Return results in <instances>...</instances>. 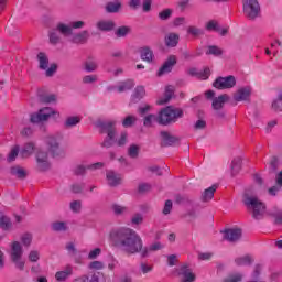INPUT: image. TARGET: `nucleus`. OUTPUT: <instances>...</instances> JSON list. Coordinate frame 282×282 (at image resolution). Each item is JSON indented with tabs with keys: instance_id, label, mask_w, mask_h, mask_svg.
<instances>
[{
	"instance_id": "nucleus-1",
	"label": "nucleus",
	"mask_w": 282,
	"mask_h": 282,
	"mask_svg": "<svg viewBox=\"0 0 282 282\" xmlns=\"http://www.w3.org/2000/svg\"><path fill=\"white\" fill-rule=\"evenodd\" d=\"M109 238L112 248L121 250L126 254H138L141 252L143 259L149 257V252H158V250L164 248L162 242H154L149 248H144L142 237L135 230L126 227L112 229Z\"/></svg>"
},
{
	"instance_id": "nucleus-2",
	"label": "nucleus",
	"mask_w": 282,
	"mask_h": 282,
	"mask_svg": "<svg viewBox=\"0 0 282 282\" xmlns=\"http://www.w3.org/2000/svg\"><path fill=\"white\" fill-rule=\"evenodd\" d=\"M180 118H184V110L182 108L167 106L160 110L156 116V122L161 127H171V124H175Z\"/></svg>"
},
{
	"instance_id": "nucleus-3",
	"label": "nucleus",
	"mask_w": 282,
	"mask_h": 282,
	"mask_svg": "<svg viewBox=\"0 0 282 282\" xmlns=\"http://www.w3.org/2000/svg\"><path fill=\"white\" fill-rule=\"evenodd\" d=\"M243 204L247 210L251 212L253 219H263L264 215L268 213L265 212V203L261 202L257 196L245 194Z\"/></svg>"
},
{
	"instance_id": "nucleus-4",
	"label": "nucleus",
	"mask_w": 282,
	"mask_h": 282,
	"mask_svg": "<svg viewBox=\"0 0 282 282\" xmlns=\"http://www.w3.org/2000/svg\"><path fill=\"white\" fill-rule=\"evenodd\" d=\"M243 14L249 21H254L261 14V6L259 0H243L242 2Z\"/></svg>"
},
{
	"instance_id": "nucleus-5",
	"label": "nucleus",
	"mask_w": 282,
	"mask_h": 282,
	"mask_svg": "<svg viewBox=\"0 0 282 282\" xmlns=\"http://www.w3.org/2000/svg\"><path fill=\"white\" fill-rule=\"evenodd\" d=\"M37 61H39V69H42L43 72H45L46 78H52L55 72H57L58 65L51 64L50 66V58L47 57V54H45L44 52H40L37 54Z\"/></svg>"
},
{
	"instance_id": "nucleus-6",
	"label": "nucleus",
	"mask_w": 282,
	"mask_h": 282,
	"mask_svg": "<svg viewBox=\"0 0 282 282\" xmlns=\"http://www.w3.org/2000/svg\"><path fill=\"white\" fill-rule=\"evenodd\" d=\"M56 112L51 107H44L40 109L37 112H34L30 116V122L32 124H39L40 122H47L52 116Z\"/></svg>"
},
{
	"instance_id": "nucleus-7",
	"label": "nucleus",
	"mask_w": 282,
	"mask_h": 282,
	"mask_svg": "<svg viewBox=\"0 0 282 282\" xmlns=\"http://www.w3.org/2000/svg\"><path fill=\"white\" fill-rule=\"evenodd\" d=\"M83 28H85V21H74L70 22V25L58 23L56 25V31L63 36H72V34H74V30H83Z\"/></svg>"
},
{
	"instance_id": "nucleus-8",
	"label": "nucleus",
	"mask_w": 282,
	"mask_h": 282,
	"mask_svg": "<svg viewBox=\"0 0 282 282\" xmlns=\"http://www.w3.org/2000/svg\"><path fill=\"white\" fill-rule=\"evenodd\" d=\"M230 100V96L227 94L219 95L218 97H214L212 102V108L216 111L217 118H225L226 112L221 111L224 109V105Z\"/></svg>"
},
{
	"instance_id": "nucleus-9",
	"label": "nucleus",
	"mask_w": 282,
	"mask_h": 282,
	"mask_svg": "<svg viewBox=\"0 0 282 282\" xmlns=\"http://www.w3.org/2000/svg\"><path fill=\"white\" fill-rule=\"evenodd\" d=\"M235 85H237V78H235V76L229 75L226 77H217L214 83H213V87H215V89H232V87H235Z\"/></svg>"
},
{
	"instance_id": "nucleus-10",
	"label": "nucleus",
	"mask_w": 282,
	"mask_h": 282,
	"mask_svg": "<svg viewBox=\"0 0 282 282\" xmlns=\"http://www.w3.org/2000/svg\"><path fill=\"white\" fill-rule=\"evenodd\" d=\"M224 239L229 241V243H237V241L241 240L243 231L240 228H228L224 231Z\"/></svg>"
},
{
	"instance_id": "nucleus-11",
	"label": "nucleus",
	"mask_w": 282,
	"mask_h": 282,
	"mask_svg": "<svg viewBox=\"0 0 282 282\" xmlns=\"http://www.w3.org/2000/svg\"><path fill=\"white\" fill-rule=\"evenodd\" d=\"M177 65V57L175 55H170L167 59L163 63L158 72V76H164V74H171L173 67Z\"/></svg>"
},
{
	"instance_id": "nucleus-12",
	"label": "nucleus",
	"mask_w": 282,
	"mask_h": 282,
	"mask_svg": "<svg viewBox=\"0 0 282 282\" xmlns=\"http://www.w3.org/2000/svg\"><path fill=\"white\" fill-rule=\"evenodd\" d=\"M161 147H175V144H180V138L171 134L169 131H161Z\"/></svg>"
},
{
	"instance_id": "nucleus-13",
	"label": "nucleus",
	"mask_w": 282,
	"mask_h": 282,
	"mask_svg": "<svg viewBox=\"0 0 282 282\" xmlns=\"http://www.w3.org/2000/svg\"><path fill=\"white\" fill-rule=\"evenodd\" d=\"M178 276H183L181 282H194L196 276L191 269V264L184 263L178 269Z\"/></svg>"
},
{
	"instance_id": "nucleus-14",
	"label": "nucleus",
	"mask_w": 282,
	"mask_h": 282,
	"mask_svg": "<svg viewBox=\"0 0 282 282\" xmlns=\"http://www.w3.org/2000/svg\"><path fill=\"white\" fill-rule=\"evenodd\" d=\"M252 96V88L250 86L241 87L234 94L236 102H243L250 100Z\"/></svg>"
},
{
	"instance_id": "nucleus-15",
	"label": "nucleus",
	"mask_w": 282,
	"mask_h": 282,
	"mask_svg": "<svg viewBox=\"0 0 282 282\" xmlns=\"http://www.w3.org/2000/svg\"><path fill=\"white\" fill-rule=\"evenodd\" d=\"M267 217L273 219L274 226H282V208L276 206L272 207L267 210Z\"/></svg>"
},
{
	"instance_id": "nucleus-16",
	"label": "nucleus",
	"mask_w": 282,
	"mask_h": 282,
	"mask_svg": "<svg viewBox=\"0 0 282 282\" xmlns=\"http://www.w3.org/2000/svg\"><path fill=\"white\" fill-rule=\"evenodd\" d=\"M97 127L107 135H116V121H98Z\"/></svg>"
},
{
	"instance_id": "nucleus-17",
	"label": "nucleus",
	"mask_w": 282,
	"mask_h": 282,
	"mask_svg": "<svg viewBox=\"0 0 282 282\" xmlns=\"http://www.w3.org/2000/svg\"><path fill=\"white\" fill-rule=\"evenodd\" d=\"M46 144L53 158L61 155V144L58 143L55 137H47Z\"/></svg>"
},
{
	"instance_id": "nucleus-18",
	"label": "nucleus",
	"mask_w": 282,
	"mask_h": 282,
	"mask_svg": "<svg viewBox=\"0 0 282 282\" xmlns=\"http://www.w3.org/2000/svg\"><path fill=\"white\" fill-rule=\"evenodd\" d=\"M97 30L99 32H113L116 30V21L113 20H99L96 23Z\"/></svg>"
},
{
	"instance_id": "nucleus-19",
	"label": "nucleus",
	"mask_w": 282,
	"mask_h": 282,
	"mask_svg": "<svg viewBox=\"0 0 282 282\" xmlns=\"http://www.w3.org/2000/svg\"><path fill=\"white\" fill-rule=\"evenodd\" d=\"M72 274H74V267H72V264H67L64 270L55 273V280L58 282H65L69 276H72Z\"/></svg>"
},
{
	"instance_id": "nucleus-20",
	"label": "nucleus",
	"mask_w": 282,
	"mask_h": 282,
	"mask_svg": "<svg viewBox=\"0 0 282 282\" xmlns=\"http://www.w3.org/2000/svg\"><path fill=\"white\" fill-rule=\"evenodd\" d=\"M36 162L41 171H47L50 169V161H47V152L39 151L36 154Z\"/></svg>"
},
{
	"instance_id": "nucleus-21",
	"label": "nucleus",
	"mask_w": 282,
	"mask_h": 282,
	"mask_svg": "<svg viewBox=\"0 0 282 282\" xmlns=\"http://www.w3.org/2000/svg\"><path fill=\"white\" fill-rule=\"evenodd\" d=\"M66 250L72 259H74L75 263H82L83 258H80V252L76 249V245L74 242H68L66 245Z\"/></svg>"
},
{
	"instance_id": "nucleus-22",
	"label": "nucleus",
	"mask_w": 282,
	"mask_h": 282,
	"mask_svg": "<svg viewBox=\"0 0 282 282\" xmlns=\"http://www.w3.org/2000/svg\"><path fill=\"white\" fill-rule=\"evenodd\" d=\"M164 43L166 47H177L180 45V34L177 33H167L164 37Z\"/></svg>"
},
{
	"instance_id": "nucleus-23",
	"label": "nucleus",
	"mask_w": 282,
	"mask_h": 282,
	"mask_svg": "<svg viewBox=\"0 0 282 282\" xmlns=\"http://www.w3.org/2000/svg\"><path fill=\"white\" fill-rule=\"evenodd\" d=\"M109 186H119L122 182V176L113 171H108L106 174Z\"/></svg>"
},
{
	"instance_id": "nucleus-24",
	"label": "nucleus",
	"mask_w": 282,
	"mask_h": 282,
	"mask_svg": "<svg viewBox=\"0 0 282 282\" xmlns=\"http://www.w3.org/2000/svg\"><path fill=\"white\" fill-rule=\"evenodd\" d=\"M89 41V31L84 30L73 36L72 42L76 45H85Z\"/></svg>"
},
{
	"instance_id": "nucleus-25",
	"label": "nucleus",
	"mask_w": 282,
	"mask_h": 282,
	"mask_svg": "<svg viewBox=\"0 0 282 282\" xmlns=\"http://www.w3.org/2000/svg\"><path fill=\"white\" fill-rule=\"evenodd\" d=\"M35 149H36V145L34 144V142H28L20 150V156L23 159L30 158L31 155H33Z\"/></svg>"
},
{
	"instance_id": "nucleus-26",
	"label": "nucleus",
	"mask_w": 282,
	"mask_h": 282,
	"mask_svg": "<svg viewBox=\"0 0 282 282\" xmlns=\"http://www.w3.org/2000/svg\"><path fill=\"white\" fill-rule=\"evenodd\" d=\"M133 87H135V82H133V79H127L119 83V85L117 86V91H119V94H122L124 91H130V89H133Z\"/></svg>"
},
{
	"instance_id": "nucleus-27",
	"label": "nucleus",
	"mask_w": 282,
	"mask_h": 282,
	"mask_svg": "<svg viewBox=\"0 0 282 282\" xmlns=\"http://www.w3.org/2000/svg\"><path fill=\"white\" fill-rule=\"evenodd\" d=\"M122 8V2L119 0H116L113 2H108L106 4V12L109 14H117V12H120V9Z\"/></svg>"
},
{
	"instance_id": "nucleus-28",
	"label": "nucleus",
	"mask_w": 282,
	"mask_h": 282,
	"mask_svg": "<svg viewBox=\"0 0 282 282\" xmlns=\"http://www.w3.org/2000/svg\"><path fill=\"white\" fill-rule=\"evenodd\" d=\"M21 257H23V248L21 247V242L14 241L11 249V259H21Z\"/></svg>"
},
{
	"instance_id": "nucleus-29",
	"label": "nucleus",
	"mask_w": 282,
	"mask_h": 282,
	"mask_svg": "<svg viewBox=\"0 0 282 282\" xmlns=\"http://www.w3.org/2000/svg\"><path fill=\"white\" fill-rule=\"evenodd\" d=\"M217 191V185H212L205 189L202 194V202H210L215 197V192Z\"/></svg>"
},
{
	"instance_id": "nucleus-30",
	"label": "nucleus",
	"mask_w": 282,
	"mask_h": 282,
	"mask_svg": "<svg viewBox=\"0 0 282 282\" xmlns=\"http://www.w3.org/2000/svg\"><path fill=\"white\" fill-rule=\"evenodd\" d=\"M141 61H145L147 63H153V51L145 46L140 50Z\"/></svg>"
},
{
	"instance_id": "nucleus-31",
	"label": "nucleus",
	"mask_w": 282,
	"mask_h": 282,
	"mask_svg": "<svg viewBox=\"0 0 282 282\" xmlns=\"http://www.w3.org/2000/svg\"><path fill=\"white\" fill-rule=\"evenodd\" d=\"M144 96H147V90H144V87L137 86L132 95V102H140Z\"/></svg>"
},
{
	"instance_id": "nucleus-32",
	"label": "nucleus",
	"mask_w": 282,
	"mask_h": 282,
	"mask_svg": "<svg viewBox=\"0 0 282 282\" xmlns=\"http://www.w3.org/2000/svg\"><path fill=\"white\" fill-rule=\"evenodd\" d=\"M241 156H237L231 161V175L235 177V175H239V171H241Z\"/></svg>"
},
{
	"instance_id": "nucleus-33",
	"label": "nucleus",
	"mask_w": 282,
	"mask_h": 282,
	"mask_svg": "<svg viewBox=\"0 0 282 282\" xmlns=\"http://www.w3.org/2000/svg\"><path fill=\"white\" fill-rule=\"evenodd\" d=\"M204 111H202V110H199L198 112H197V118H198V120L195 122V124H194V129L196 130V131H200V130H203V129H206V120H204Z\"/></svg>"
},
{
	"instance_id": "nucleus-34",
	"label": "nucleus",
	"mask_w": 282,
	"mask_h": 282,
	"mask_svg": "<svg viewBox=\"0 0 282 282\" xmlns=\"http://www.w3.org/2000/svg\"><path fill=\"white\" fill-rule=\"evenodd\" d=\"M173 98V87L169 86L165 89L164 98H161L156 101V105H166Z\"/></svg>"
},
{
	"instance_id": "nucleus-35",
	"label": "nucleus",
	"mask_w": 282,
	"mask_h": 282,
	"mask_svg": "<svg viewBox=\"0 0 282 282\" xmlns=\"http://www.w3.org/2000/svg\"><path fill=\"white\" fill-rule=\"evenodd\" d=\"M73 282H98V274H84L74 279Z\"/></svg>"
},
{
	"instance_id": "nucleus-36",
	"label": "nucleus",
	"mask_w": 282,
	"mask_h": 282,
	"mask_svg": "<svg viewBox=\"0 0 282 282\" xmlns=\"http://www.w3.org/2000/svg\"><path fill=\"white\" fill-rule=\"evenodd\" d=\"M271 109L275 111L276 113L282 111V93L278 94V97L273 99L271 104Z\"/></svg>"
},
{
	"instance_id": "nucleus-37",
	"label": "nucleus",
	"mask_w": 282,
	"mask_h": 282,
	"mask_svg": "<svg viewBox=\"0 0 282 282\" xmlns=\"http://www.w3.org/2000/svg\"><path fill=\"white\" fill-rule=\"evenodd\" d=\"M115 34L117 39H124L128 34H131V28L127 25L119 26Z\"/></svg>"
},
{
	"instance_id": "nucleus-38",
	"label": "nucleus",
	"mask_w": 282,
	"mask_h": 282,
	"mask_svg": "<svg viewBox=\"0 0 282 282\" xmlns=\"http://www.w3.org/2000/svg\"><path fill=\"white\" fill-rule=\"evenodd\" d=\"M186 32L189 36H193L194 39H197V36H204V30H202L195 25H189L187 28Z\"/></svg>"
},
{
	"instance_id": "nucleus-39",
	"label": "nucleus",
	"mask_w": 282,
	"mask_h": 282,
	"mask_svg": "<svg viewBox=\"0 0 282 282\" xmlns=\"http://www.w3.org/2000/svg\"><path fill=\"white\" fill-rule=\"evenodd\" d=\"M11 175H15L18 180H25L28 177L25 170L19 166L11 167Z\"/></svg>"
},
{
	"instance_id": "nucleus-40",
	"label": "nucleus",
	"mask_w": 282,
	"mask_h": 282,
	"mask_svg": "<svg viewBox=\"0 0 282 282\" xmlns=\"http://www.w3.org/2000/svg\"><path fill=\"white\" fill-rule=\"evenodd\" d=\"M252 257L250 256H245V257H239V258H236L235 259V263L236 265L238 267H241V265H252Z\"/></svg>"
},
{
	"instance_id": "nucleus-41",
	"label": "nucleus",
	"mask_w": 282,
	"mask_h": 282,
	"mask_svg": "<svg viewBox=\"0 0 282 282\" xmlns=\"http://www.w3.org/2000/svg\"><path fill=\"white\" fill-rule=\"evenodd\" d=\"M77 124H80V117H68L64 122L65 129H72Z\"/></svg>"
},
{
	"instance_id": "nucleus-42",
	"label": "nucleus",
	"mask_w": 282,
	"mask_h": 282,
	"mask_svg": "<svg viewBox=\"0 0 282 282\" xmlns=\"http://www.w3.org/2000/svg\"><path fill=\"white\" fill-rule=\"evenodd\" d=\"M51 228L54 232H65L67 230V223L55 221L51 225Z\"/></svg>"
},
{
	"instance_id": "nucleus-43",
	"label": "nucleus",
	"mask_w": 282,
	"mask_h": 282,
	"mask_svg": "<svg viewBox=\"0 0 282 282\" xmlns=\"http://www.w3.org/2000/svg\"><path fill=\"white\" fill-rule=\"evenodd\" d=\"M221 54H224V51L217 45H210L206 51L207 56H221Z\"/></svg>"
},
{
	"instance_id": "nucleus-44",
	"label": "nucleus",
	"mask_w": 282,
	"mask_h": 282,
	"mask_svg": "<svg viewBox=\"0 0 282 282\" xmlns=\"http://www.w3.org/2000/svg\"><path fill=\"white\" fill-rule=\"evenodd\" d=\"M113 144H116V134H108L101 143V147H104V149H111Z\"/></svg>"
},
{
	"instance_id": "nucleus-45",
	"label": "nucleus",
	"mask_w": 282,
	"mask_h": 282,
	"mask_svg": "<svg viewBox=\"0 0 282 282\" xmlns=\"http://www.w3.org/2000/svg\"><path fill=\"white\" fill-rule=\"evenodd\" d=\"M175 204L191 205V204H193V198H191L189 196H186V195L177 194L175 196Z\"/></svg>"
},
{
	"instance_id": "nucleus-46",
	"label": "nucleus",
	"mask_w": 282,
	"mask_h": 282,
	"mask_svg": "<svg viewBox=\"0 0 282 282\" xmlns=\"http://www.w3.org/2000/svg\"><path fill=\"white\" fill-rule=\"evenodd\" d=\"M183 219H186L187 221H195L197 219V209L192 208L187 210L185 214L182 215Z\"/></svg>"
},
{
	"instance_id": "nucleus-47",
	"label": "nucleus",
	"mask_w": 282,
	"mask_h": 282,
	"mask_svg": "<svg viewBox=\"0 0 282 282\" xmlns=\"http://www.w3.org/2000/svg\"><path fill=\"white\" fill-rule=\"evenodd\" d=\"M135 122H138V118H135V116L130 115L123 119L122 127H124V129H129V128L133 127V124H135Z\"/></svg>"
},
{
	"instance_id": "nucleus-48",
	"label": "nucleus",
	"mask_w": 282,
	"mask_h": 282,
	"mask_svg": "<svg viewBox=\"0 0 282 282\" xmlns=\"http://www.w3.org/2000/svg\"><path fill=\"white\" fill-rule=\"evenodd\" d=\"M205 28L207 32H221V28H219V23H217V21L215 20H210L209 22H207Z\"/></svg>"
},
{
	"instance_id": "nucleus-49",
	"label": "nucleus",
	"mask_w": 282,
	"mask_h": 282,
	"mask_svg": "<svg viewBox=\"0 0 282 282\" xmlns=\"http://www.w3.org/2000/svg\"><path fill=\"white\" fill-rule=\"evenodd\" d=\"M173 17V9H164L161 12H159V19L160 21H169Z\"/></svg>"
},
{
	"instance_id": "nucleus-50",
	"label": "nucleus",
	"mask_w": 282,
	"mask_h": 282,
	"mask_svg": "<svg viewBox=\"0 0 282 282\" xmlns=\"http://www.w3.org/2000/svg\"><path fill=\"white\" fill-rule=\"evenodd\" d=\"M39 100L43 105H50V102L56 101L55 95H39Z\"/></svg>"
},
{
	"instance_id": "nucleus-51",
	"label": "nucleus",
	"mask_w": 282,
	"mask_h": 282,
	"mask_svg": "<svg viewBox=\"0 0 282 282\" xmlns=\"http://www.w3.org/2000/svg\"><path fill=\"white\" fill-rule=\"evenodd\" d=\"M84 69L88 73L96 72V69H98V64L96 61L89 59L85 62Z\"/></svg>"
},
{
	"instance_id": "nucleus-52",
	"label": "nucleus",
	"mask_w": 282,
	"mask_h": 282,
	"mask_svg": "<svg viewBox=\"0 0 282 282\" xmlns=\"http://www.w3.org/2000/svg\"><path fill=\"white\" fill-rule=\"evenodd\" d=\"M128 155L129 158L135 159L138 155H140V147L132 144L128 149Z\"/></svg>"
},
{
	"instance_id": "nucleus-53",
	"label": "nucleus",
	"mask_w": 282,
	"mask_h": 282,
	"mask_svg": "<svg viewBox=\"0 0 282 282\" xmlns=\"http://www.w3.org/2000/svg\"><path fill=\"white\" fill-rule=\"evenodd\" d=\"M10 226H12L10 218L7 216L0 217V228H2V230H10Z\"/></svg>"
},
{
	"instance_id": "nucleus-54",
	"label": "nucleus",
	"mask_w": 282,
	"mask_h": 282,
	"mask_svg": "<svg viewBox=\"0 0 282 282\" xmlns=\"http://www.w3.org/2000/svg\"><path fill=\"white\" fill-rule=\"evenodd\" d=\"M48 37H50V43L52 45H58V43H61V36H58V33H56V31H51L48 33Z\"/></svg>"
},
{
	"instance_id": "nucleus-55",
	"label": "nucleus",
	"mask_w": 282,
	"mask_h": 282,
	"mask_svg": "<svg viewBox=\"0 0 282 282\" xmlns=\"http://www.w3.org/2000/svg\"><path fill=\"white\" fill-rule=\"evenodd\" d=\"M153 120H155V122H158V116H155V115L145 116L143 119V127H152Z\"/></svg>"
},
{
	"instance_id": "nucleus-56",
	"label": "nucleus",
	"mask_w": 282,
	"mask_h": 282,
	"mask_svg": "<svg viewBox=\"0 0 282 282\" xmlns=\"http://www.w3.org/2000/svg\"><path fill=\"white\" fill-rule=\"evenodd\" d=\"M11 261L14 263L15 268L21 272L25 270V261L21 260V258H11Z\"/></svg>"
},
{
	"instance_id": "nucleus-57",
	"label": "nucleus",
	"mask_w": 282,
	"mask_h": 282,
	"mask_svg": "<svg viewBox=\"0 0 282 282\" xmlns=\"http://www.w3.org/2000/svg\"><path fill=\"white\" fill-rule=\"evenodd\" d=\"M199 80H208L210 78V68L205 67L203 70L198 72Z\"/></svg>"
},
{
	"instance_id": "nucleus-58",
	"label": "nucleus",
	"mask_w": 282,
	"mask_h": 282,
	"mask_svg": "<svg viewBox=\"0 0 282 282\" xmlns=\"http://www.w3.org/2000/svg\"><path fill=\"white\" fill-rule=\"evenodd\" d=\"M263 270V265L256 264L253 272L251 273V278L253 281H258L259 276H261V271Z\"/></svg>"
},
{
	"instance_id": "nucleus-59",
	"label": "nucleus",
	"mask_w": 282,
	"mask_h": 282,
	"mask_svg": "<svg viewBox=\"0 0 282 282\" xmlns=\"http://www.w3.org/2000/svg\"><path fill=\"white\" fill-rule=\"evenodd\" d=\"M18 155H19V145H15L11 150V152L9 153V155L7 158L8 162H14V160H17Z\"/></svg>"
},
{
	"instance_id": "nucleus-60",
	"label": "nucleus",
	"mask_w": 282,
	"mask_h": 282,
	"mask_svg": "<svg viewBox=\"0 0 282 282\" xmlns=\"http://www.w3.org/2000/svg\"><path fill=\"white\" fill-rule=\"evenodd\" d=\"M144 221V217H142V214H134L131 218V224L133 226H140Z\"/></svg>"
},
{
	"instance_id": "nucleus-61",
	"label": "nucleus",
	"mask_w": 282,
	"mask_h": 282,
	"mask_svg": "<svg viewBox=\"0 0 282 282\" xmlns=\"http://www.w3.org/2000/svg\"><path fill=\"white\" fill-rule=\"evenodd\" d=\"M173 210V200L167 199L164 204V208L162 210L163 215H171V212Z\"/></svg>"
},
{
	"instance_id": "nucleus-62",
	"label": "nucleus",
	"mask_w": 282,
	"mask_h": 282,
	"mask_svg": "<svg viewBox=\"0 0 282 282\" xmlns=\"http://www.w3.org/2000/svg\"><path fill=\"white\" fill-rule=\"evenodd\" d=\"M112 210L115 215H122L123 213H127V207L122 205L115 204L112 205Z\"/></svg>"
},
{
	"instance_id": "nucleus-63",
	"label": "nucleus",
	"mask_w": 282,
	"mask_h": 282,
	"mask_svg": "<svg viewBox=\"0 0 282 282\" xmlns=\"http://www.w3.org/2000/svg\"><path fill=\"white\" fill-rule=\"evenodd\" d=\"M80 208H83L80 200H74L70 203V210H73V213H80Z\"/></svg>"
},
{
	"instance_id": "nucleus-64",
	"label": "nucleus",
	"mask_w": 282,
	"mask_h": 282,
	"mask_svg": "<svg viewBox=\"0 0 282 282\" xmlns=\"http://www.w3.org/2000/svg\"><path fill=\"white\" fill-rule=\"evenodd\" d=\"M127 132H121L120 138L117 140V147H124L127 144Z\"/></svg>"
}]
</instances>
